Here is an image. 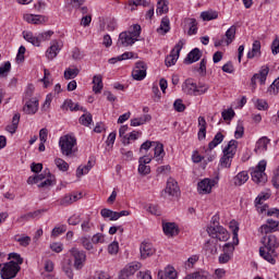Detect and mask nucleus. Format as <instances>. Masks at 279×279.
Listing matches in <instances>:
<instances>
[{"instance_id":"nucleus-51","label":"nucleus","mask_w":279,"mask_h":279,"mask_svg":"<svg viewBox=\"0 0 279 279\" xmlns=\"http://www.w3.org/2000/svg\"><path fill=\"white\" fill-rule=\"evenodd\" d=\"M141 269V263H132L124 268L129 276H134Z\"/></svg>"},{"instance_id":"nucleus-2","label":"nucleus","mask_w":279,"mask_h":279,"mask_svg":"<svg viewBox=\"0 0 279 279\" xmlns=\"http://www.w3.org/2000/svg\"><path fill=\"white\" fill-rule=\"evenodd\" d=\"M239 147V142L236 140H231L227 147L222 150V157L219 161V168L220 169H230L232 167V160L234 159V156L236 155V149Z\"/></svg>"},{"instance_id":"nucleus-17","label":"nucleus","mask_w":279,"mask_h":279,"mask_svg":"<svg viewBox=\"0 0 279 279\" xmlns=\"http://www.w3.org/2000/svg\"><path fill=\"white\" fill-rule=\"evenodd\" d=\"M274 232H279V221L274 219H268L267 225L262 226L263 234H274Z\"/></svg>"},{"instance_id":"nucleus-47","label":"nucleus","mask_w":279,"mask_h":279,"mask_svg":"<svg viewBox=\"0 0 279 279\" xmlns=\"http://www.w3.org/2000/svg\"><path fill=\"white\" fill-rule=\"evenodd\" d=\"M141 134L140 131H133L129 135H125L122 140L123 145H130V141H137Z\"/></svg>"},{"instance_id":"nucleus-36","label":"nucleus","mask_w":279,"mask_h":279,"mask_svg":"<svg viewBox=\"0 0 279 279\" xmlns=\"http://www.w3.org/2000/svg\"><path fill=\"white\" fill-rule=\"evenodd\" d=\"M271 143V140H269L267 136L260 137L255 147V151H267V145Z\"/></svg>"},{"instance_id":"nucleus-16","label":"nucleus","mask_w":279,"mask_h":279,"mask_svg":"<svg viewBox=\"0 0 279 279\" xmlns=\"http://www.w3.org/2000/svg\"><path fill=\"white\" fill-rule=\"evenodd\" d=\"M269 197H271L270 193L262 192L255 198V206H256L258 213H265V210H267V208H269L267 205L263 206V202H267V199H269ZM260 206H263V207H260Z\"/></svg>"},{"instance_id":"nucleus-55","label":"nucleus","mask_w":279,"mask_h":279,"mask_svg":"<svg viewBox=\"0 0 279 279\" xmlns=\"http://www.w3.org/2000/svg\"><path fill=\"white\" fill-rule=\"evenodd\" d=\"M245 134V128L243 126V123L239 122L234 132L235 138H243V135Z\"/></svg>"},{"instance_id":"nucleus-15","label":"nucleus","mask_w":279,"mask_h":279,"mask_svg":"<svg viewBox=\"0 0 279 279\" xmlns=\"http://www.w3.org/2000/svg\"><path fill=\"white\" fill-rule=\"evenodd\" d=\"M141 258L145 260V258H149V256H154L156 254V248L149 242H142L140 246Z\"/></svg>"},{"instance_id":"nucleus-52","label":"nucleus","mask_w":279,"mask_h":279,"mask_svg":"<svg viewBox=\"0 0 279 279\" xmlns=\"http://www.w3.org/2000/svg\"><path fill=\"white\" fill-rule=\"evenodd\" d=\"M90 123H93V114L84 113L83 116H81V118H80L81 125H85V128H88V125H90Z\"/></svg>"},{"instance_id":"nucleus-29","label":"nucleus","mask_w":279,"mask_h":279,"mask_svg":"<svg viewBox=\"0 0 279 279\" xmlns=\"http://www.w3.org/2000/svg\"><path fill=\"white\" fill-rule=\"evenodd\" d=\"M62 271L69 279H73V262L71 259H65L62 263Z\"/></svg>"},{"instance_id":"nucleus-8","label":"nucleus","mask_w":279,"mask_h":279,"mask_svg":"<svg viewBox=\"0 0 279 279\" xmlns=\"http://www.w3.org/2000/svg\"><path fill=\"white\" fill-rule=\"evenodd\" d=\"M185 40L181 39L171 50L170 54L166 57L165 64L166 66H173L178 59L180 58V51H182V47H184Z\"/></svg>"},{"instance_id":"nucleus-26","label":"nucleus","mask_w":279,"mask_h":279,"mask_svg":"<svg viewBox=\"0 0 279 279\" xmlns=\"http://www.w3.org/2000/svg\"><path fill=\"white\" fill-rule=\"evenodd\" d=\"M93 92L95 93V95H99V93H101V90H104V78L101 75H95L93 77Z\"/></svg>"},{"instance_id":"nucleus-1","label":"nucleus","mask_w":279,"mask_h":279,"mask_svg":"<svg viewBox=\"0 0 279 279\" xmlns=\"http://www.w3.org/2000/svg\"><path fill=\"white\" fill-rule=\"evenodd\" d=\"M262 243L264 246L259 247V256L270 263V265H276V258L278 257V253L276 250L279 247V239L274 233H266L262 238Z\"/></svg>"},{"instance_id":"nucleus-19","label":"nucleus","mask_w":279,"mask_h":279,"mask_svg":"<svg viewBox=\"0 0 279 279\" xmlns=\"http://www.w3.org/2000/svg\"><path fill=\"white\" fill-rule=\"evenodd\" d=\"M162 230L166 236H178V234L180 233V229H178V225H175V222L163 223Z\"/></svg>"},{"instance_id":"nucleus-12","label":"nucleus","mask_w":279,"mask_h":279,"mask_svg":"<svg viewBox=\"0 0 279 279\" xmlns=\"http://www.w3.org/2000/svg\"><path fill=\"white\" fill-rule=\"evenodd\" d=\"M267 75H269V66H263L259 73H256L251 78V86L253 90L256 89V80H259V83L263 85L267 82Z\"/></svg>"},{"instance_id":"nucleus-46","label":"nucleus","mask_w":279,"mask_h":279,"mask_svg":"<svg viewBox=\"0 0 279 279\" xmlns=\"http://www.w3.org/2000/svg\"><path fill=\"white\" fill-rule=\"evenodd\" d=\"M204 250L206 252H208L209 254H217V241L215 240H208L205 245H204Z\"/></svg>"},{"instance_id":"nucleus-35","label":"nucleus","mask_w":279,"mask_h":279,"mask_svg":"<svg viewBox=\"0 0 279 279\" xmlns=\"http://www.w3.org/2000/svg\"><path fill=\"white\" fill-rule=\"evenodd\" d=\"M148 121H151V116L144 114L140 118H134L131 120L132 128H138V125H145V123H148Z\"/></svg>"},{"instance_id":"nucleus-21","label":"nucleus","mask_w":279,"mask_h":279,"mask_svg":"<svg viewBox=\"0 0 279 279\" xmlns=\"http://www.w3.org/2000/svg\"><path fill=\"white\" fill-rule=\"evenodd\" d=\"M182 90L185 93V95H194L196 96L197 93V84L193 82L192 78L185 80V82L182 85Z\"/></svg>"},{"instance_id":"nucleus-43","label":"nucleus","mask_w":279,"mask_h":279,"mask_svg":"<svg viewBox=\"0 0 279 279\" xmlns=\"http://www.w3.org/2000/svg\"><path fill=\"white\" fill-rule=\"evenodd\" d=\"M134 58V52H124L121 56L109 59V64H117V62H122V60H132Z\"/></svg>"},{"instance_id":"nucleus-11","label":"nucleus","mask_w":279,"mask_h":279,"mask_svg":"<svg viewBox=\"0 0 279 279\" xmlns=\"http://www.w3.org/2000/svg\"><path fill=\"white\" fill-rule=\"evenodd\" d=\"M217 182L210 179H204L197 184V191L201 195H208L213 192V186H215Z\"/></svg>"},{"instance_id":"nucleus-23","label":"nucleus","mask_w":279,"mask_h":279,"mask_svg":"<svg viewBox=\"0 0 279 279\" xmlns=\"http://www.w3.org/2000/svg\"><path fill=\"white\" fill-rule=\"evenodd\" d=\"M23 112L25 114H36L38 112V99L26 100Z\"/></svg>"},{"instance_id":"nucleus-64","label":"nucleus","mask_w":279,"mask_h":279,"mask_svg":"<svg viewBox=\"0 0 279 279\" xmlns=\"http://www.w3.org/2000/svg\"><path fill=\"white\" fill-rule=\"evenodd\" d=\"M271 51L274 56L279 53V37H276L271 44Z\"/></svg>"},{"instance_id":"nucleus-3","label":"nucleus","mask_w":279,"mask_h":279,"mask_svg":"<svg viewBox=\"0 0 279 279\" xmlns=\"http://www.w3.org/2000/svg\"><path fill=\"white\" fill-rule=\"evenodd\" d=\"M267 169V161L260 160L258 165L253 169L251 172V178L255 184H258L259 186H265V183L267 182V173H265V170Z\"/></svg>"},{"instance_id":"nucleus-53","label":"nucleus","mask_w":279,"mask_h":279,"mask_svg":"<svg viewBox=\"0 0 279 279\" xmlns=\"http://www.w3.org/2000/svg\"><path fill=\"white\" fill-rule=\"evenodd\" d=\"M54 163L59 171H69V163L62 158L54 159Z\"/></svg>"},{"instance_id":"nucleus-38","label":"nucleus","mask_w":279,"mask_h":279,"mask_svg":"<svg viewBox=\"0 0 279 279\" xmlns=\"http://www.w3.org/2000/svg\"><path fill=\"white\" fill-rule=\"evenodd\" d=\"M154 147L155 158L157 162H160V160L165 158V146L161 143L156 142V144H154Z\"/></svg>"},{"instance_id":"nucleus-27","label":"nucleus","mask_w":279,"mask_h":279,"mask_svg":"<svg viewBox=\"0 0 279 279\" xmlns=\"http://www.w3.org/2000/svg\"><path fill=\"white\" fill-rule=\"evenodd\" d=\"M44 173L48 175V178L38 184V189H45L46 186H53L56 182V177L49 171V169L44 170Z\"/></svg>"},{"instance_id":"nucleus-59","label":"nucleus","mask_w":279,"mask_h":279,"mask_svg":"<svg viewBox=\"0 0 279 279\" xmlns=\"http://www.w3.org/2000/svg\"><path fill=\"white\" fill-rule=\"evenodd\" d=\"M66 232V226L62 225L61 227H56L52 229L51 236H60Z\"/></svg>"},{"instance_id":"nucleus-31","label":"nucleus","mask_w":279,"mask_h":279,"mask_svg":"<svg viewBox=\"0 0 279 279\" xmlns=\"http://www.w3.org/2000/svg\"><path fill=\"white\" fill-rule=\"evenodd\" d=\"M226 36V46L232 45L234 43V39L236 38V26L232 25L225 34Z\"/></svg>"},{"instance_id":"nucleus-10","label":"nucleus","mask_w":279,"mask_h":279,"mask_svg":"<svg viewBox=\"0 0 279 279\" xmlns=\"http://www.w3.org/2000/svg\"><path fill=\"white\" fill-rule=\"evenodd\" d=\"M230 228L233 232V243H226L223 245V252L232 255L234 252V245H239V225L236 222H231Z\"/></svg>"},{"instance_id":"nucleus-39","label":"nucleus","mask_w":279,"mask_h":279,"mask_svg":"<svg viewBox=\"0 0 279 279\" xmlns=\"http://www.w3.org/2000/svg\"><path fill=\"white\" fill-rule=\"evenodd\" d=\"M169 12V0H158L157 2V14L162 16Z\"/></svg>"},{"instance_id":"nucleus-28","label":"nucleus","mask_w":279,"mask_h":279,"mask_svg":"<svg viewBox=\"0 0 279 279\" xmlns=\"http://www.w3.org/2000/svg\"><path fill=\"white\" fill-rule=\"evenodd\" d=\"M24 21H26V23H32L33 25H41V23H45V16L34 15V14H25Z\"/></svg>"},{"instance_id":"nucleus-60","label":"nucleus","mask_w":279,"mask_h":279,"mask_svg":"<svg viewBox=\"0 0 279 279\" xmlns=\"http://www.w3.org/2000/svg\"><path fill=\"white\" fill-rule=\"evenodd\" d=\"M141 29H142L141 25L135 24V25H133V29L129 31V32L133 38H136V40H138V36H141Z\"/></svg>"},{"instance_id":"nucleus-34","label":"nucleus","mask_w":279,"mask_h":279,"mask_svg":"<svg viewBox=\"0 0 279 279\" xmlns=\"http://www.w3.org/2000/svg\"><path fill=\"white\" fill-rule=\"evenodd\" d=\"M226 138L225 135H222L221 132H218L213 141L208 144V150L213 151V149H215V147H217L218 145H221V143H223V140Z\"/></svg>"},{"instance_id":"nucleus-4","label":"nucleus","mask_w":279,"mask_h":279,"mask_svg":"<svg viewBox=\"0 0 279 279\" xmlns=\"http://www.w3.org/2000/svg\"><path fill=\"white\" fill-rule=\"evenodd\" d=\"M77 145V140L72 135H63L59 140V147H61V154L63 156H71L73 154V147Z\"/></svg>"},{"instance_id":"nucleus-37","label":"nucleus","mask_w":279,"mask_h":279,"mask_svg":"<svg viewBox=\"0 0 279 279\" xmlns=\"http://www.w3.org/2000/svg\"><path fill=\"white\" fill-rule=\"evenodd\" d=\"M185 25H189V36H193L195 34H197V20L193 19V17H187L184 21Z\"/></svg>"},{"instance_id":"nucleus-57","label":"nucleus","mask_w":279,"mask_h":279,"mask_svg":"<svg viewBox=\"0 0 279 279\" xmlns=\"http://www.w3.org/2000/svg\"><path fill=\"white\" fill-rule=\"evenodd\" d=\"M10 69H12V63H10V61H7L2 66H0V75L2 77H5L8 73H10Z\"/></svg>"},{"instance_id":"nucleus-32","label":"nucleus","mask_w":279,"mask_h":279,"mask_svg":"<svg viewBox=\"0 0 279 279\" xmlns=\"http://www.w3.org/2000/svg\"><path fill=\"white\" fill-rule=\"evenodd\" d=\"M80 196L77 194H66L59 201L60 206H71V204L77 202Z\"/></svg>"},{"instance_id":"nucleus-48","label":"nucleus","mask_w":279,"mask_h":279,"mask_svg":"<svg viewBox=\"0 0 279 279\" xmlns=\"http://www.w3.org/2000/svg\"><path fill=\"white\" fill-rule=\"evenodd\" d=\"M63 75H64V80H75V77L80 75V69H77V68H74V69L68 68L64 71Z\"/></svg>"},{"instance_id":"nucleus-42","label":"nucleus","mask_w":279,"mask_h":279,"mask_svg":"<svg viewBox=\"0 0 279 279\" xmlns=\"http://www.w3.org/2000/svg\"><path fill=\"white\" fill-rule=\"evenodd\" d=\"M93 167H95V162L88 160L86 166H84V167L80 166L76 169V177L82 178V175H86V173H88V171H90V169H93Z\"/></svg>"},{"instance_id":"nucleus-5","label":"nucleus","mask_w":279,"mask_h":279,"mask_svg":"<svg viewBox=\"0 0 279 279\" xmlns=\"http://www.w3.org/2000/svg\"><path fill=\"white\" fill-rule=\"evenodd\" d=\"M19 271H21V266L16 262L11 260L3 265L0 276L2 279H12L16 278Z\"/></svg>"},{"instance_id":"nucleus-62","label":"nucleus","mask_w":279,"mask_h":279,"mask_svg":"<svg viewBox=\"0 0 279 279\" xmlns=\"http://www.w3.org/2000/svg\"><path fill=\"white\" fill-rule=\"evenodd\" d=\"M148 213H150V215H155L156 217H160L161 215L160 207L158 205H149Z\"/></svg>"},{"instance_id":"nucleus-41","label":"nucleus","mask_w":279,"mask_h":279,"mask_svg":"<svg viewBox=\"0 0 279 279\" xmlns=\"http://www.w3.org/2000/svg\"><path fill=\"white\" fill-rule=\"evenodd\" d=\"M23 38L31 43V45H34V47H40V39L38 36L34 37L32 32H23Z\"/></svg>"},{"instance_id":"nucleus-61","label":"nucleus","mask_w":279,"mask_h":279,"mask_svg":"<svg viewBox=\"0 0 279 279\" xmlns=\"http://www.w3.org/2000/svg\"><path fill=\"white\" fill-rule=\"evenodd\" d=\"M53 36V31H47V32H44V33H40L38 35V38H39V43L41 40H50V38Z\"/></svg>"},{"instance_id":"nucleus-9","label":"nucleus","mask_w":279,"mask_h":279,"mask_svg":"<svg viewBox=\"0 0 279 279\" xmlns=\"http://www.w3.org/2000/svg\"><path fill=\"white\" fill-rule=\"evenodd\" d=\"M133 80L136 82H143L145 77H147V63L145 61H137L132 71Z\"/></svg>"},{"instance_id":"nucleus-20","label":"nucleus","mask_w":279,"mask_h":279,"mask_svg":"<svg viewBox=\"0 0 279 279\" xmlns=\"http://www.w3.org/2000/svg\"><path fill=\"white\" fill-rule=\"evenodd\" d=\"M158 279H175L178 278V271L172 266H168L165 268V271L159 270L157 275Z\"/></svg>"},{"instance_id":"nucleus-24","label":"nucleus","mask_w":279,"mask_h":279,"mask_svg":"<svg viewBox=\"0 0 279 279\" xmlns=\"http://www.w3.org/2000/svg\"><path fill=\"white\" fill-rule=\"evenodd\" d=\"M61 109L63 110H70L71 112H77L82 110V112H86V109L84 107H80V104L73 102L72 99H66L61 106Z\"/></svg>"},{"instance_id":"nucleus-13","label":"nucleus","mask_w":279,"mask_h":279,"mask_svg":"<svg viewBox=\"0 0 279 279\" xmlns=\"http://www.w3.org/2000/svg\"><path fill=\"white\" fill-rule=\"evenodd\" d=\"M165 193H167L171 197H180V186L178 185V181H175V179H168Z\"/></svg>"},{"instance_id":"nucleus-54","label":"nucleus","mask_w":279,"mask_h":279,"mask_svg":"<svg viewBox=\"0 0 279 279\" xmlns=\"http://www.w3.org/2000/svg\"><path fill=\"white\" fill-rule=\"evenodd\" d=\"M234 109H227L222 111L221 117L223 121H232V119H234Z\"/></svg>"},{"instance_id":"nucleus-25","label":"nucleus","mask_w":279,"mask_h":279,"mask_svg":"<svg viewBox=\"0 0 279 279\" xmlns=\"http://www.w3.org/2000/svg\"><path fill=\"white\" fill-rule=\"evenodd\" d=\"M21 122V113H15L12 118V123L7 125L5 131L10 134H16L19 130V123Z\"/></svg>"},{"instance_id":"nucleus-30","label":"nucleus","mask_w":279,"mask_h":279,"mask_svg":"<svg viewBox=\"0 0 279 279\" xmlns=\"http://www.w3.org/2000/svg\"><path fill=\"white\" fill-rule=\"evenodd\" d=\"M247 180H250V175L247 174V171H241L233 178V182L235 186H243V184H245Z\"/></svg>"},{"instance_id":"nucleus-6","label":"nucleus","mask_w":279,"mask_h":279,"mask_svg":"<svg viewBox=\"0 0 279 279\" xmlns=\"http://www.w3.org/2000/svg\"><path fill=\"white\" fill-rule=\"evenodd\" d=\"M70 254L72 258H74V269H76L77 271L84 269V266L86 265V252L81 251L77 247H73L70 251Z\"/></svg>"},{"instance_id":"nucleus-63","label":"nucleus","mask_w":279,"mask_h":279,"mask_svg":"<svg viewBox=\"0 0 279 279\" xmlns=\"http://www.w3.org/2000/svg\"><path fill=\"white\" fill-rule=\"evenodd\" d=\"M109 254H118L119 253V242H112L108 246Z\"/></svg>"},{"instance_id":"nucleus-18","label":"nucleus","mask_w":279,"mask_h":279,"mask_svg":"<svg viewBox=\"0 0 279 279\" xmlns=\"http://www.w3.org/2000/svg\"><path fill=\"white\" fill-rule=\"evenodd\" d=\"M61 49L62 47L60 46V43H58V40H52L51 46L46 51V58H48V60H53V58L58 57Z\"/></svg>"},{"instance_id":"nucleus-14","label":"nucleus","mask_w":279,"mask_h":279,"mask_svg":"<svg viewBox=\"0 0 279 279\" xmlns=\"http://www.w3.org/2000/svg\"><path fill=\"white\" fill-rule=\"evenodd\" d=\"M138 39H136L135 37L132 36V33L130 32H122L119 35V43L118 45H120L121 47H132V45H134V43H136Z\"/></svg>"},{"instance_id":"nucleus-56","label":"nucleus","mask_w":279,"mask_h":279,"mask_svg":"<svg viewBox=\"0 0 279 279\" xmlns=\"http://www.w3.org/2000/svg\"><path fill=\"white\" fill-rule=\"evenodd\" d=\"M138 173L141 175H148V173H151V168L149 166H147L146 163L140 162Z\"/></svg>"},{"instance_id":"nucleus-33","label":"nucleus","mask_w":279,"mask_h":279,"mask_svg":"<svg viewBox=\"0 0 279 279\" xmlns=\"http://www.w3.org/2000/svg\"><path fill=\"white\" fill-rule=\"evenodd\" d=\"M41 214H43V210H40V209L35 210V211H31V213H27V214H24V215L20 216L16 219V221H17V223H23V221H29V219H36V217H38Z\"/></svg>"},{"instance_id":"nucleus-44","label":"nucleus","mask_w":279,"mask_h":279,"mask_svg":"<svg viewBox=\"0 0 279 279\" xmlns=\"http://www.w3.org/2000/svg\"><path fill=\"white\" fill-rule=\"evenodd\" d=\"M201 19H203V21H215V19H219V12L217 11H204L201 13Z\"/></svg>"},{"instance_id":"nucleus-7","label":"nucleus","mask_w":279,"mask_h":279,"mask_svg":"<svg viewBox=\"0 0 279 279\" xmlns=\"http://www.w3.org/2000/svg\"><path fill=\"white\" fill-rule=\"evenodd\" d=\"M207 232L211 239H217V241L226 242L230 239V233L221 226L208 227Z\"/></svg>"},{"instance_id":"nucleus-40","label":"nucleus","mask_w":279,"mask_h":279,"mask_svg":"<svg viewBox=\"0 0 279 279\" xmlns=\"http://www.w3.org/2000/svg\"><path fill=\"white\" fill-rule=\"evenodd\" d=\"M170 29H171V26H170L169 17H163L161 20L159 28H157V33L162 34V36H165V34H168Z\"/></svg>"},{"instance_id":"nucleus-58","label":"nucleus","mask_w":279,"mask_h":279,"mask_svg":"<svg viewBox=\"0 0 279 279\" xmlns=\"http://www.w3.org/2000/svg\"><path fill=\"white\" fill-rule=\"evenodd\" d=\"M173 108L177 112H184V110H186V106L182 102V99H177L173 104Z\"/></svg>"},{"instance_id":"nucleus-50","label":"nucleus","mask_w":279,"mask_h":279,"mask_svg":"<svg viewBox=\"0 0 279 279\" xmlns=\"http://www.w3.org/2000/svg\"><path fill=\"white\" fill-rule=\"evenodd\" d=\"M34 90H35L34 85L28 84L23 96V101H31L32 99H37V98H34Z\"/></svg>"},{"instance_id":"nucleus-22","label":"nucleus","mask_w":279,"mask_h":279,"mask_svg":"<svg viewBox=\"0 0 279 279\" xmlns=\"http://www.w3.org/2000/svg\"><path fill=\"white\" fill-rule=\"evenodd\" d=\"M202 58V50L199 48H194L192 51H190L184 59V64H193L195 62H198V60Z\"/></svg>"},{"instance_id":"nucleus-45","label":"nucleus","mask_w":279,"mask_h":279,"mask_svg":"<svg viewBox=\"0 0 279 279\" xmlns=\"http://www.w3.org/2000/svg\"><path fill=\"white\" fill-rule=\"evenodd\" d=\"M258 53H260V43L258 40H255L253 43L252 50L247 52L248 60L256 58L258 56Z\"/></svg>"},{"instance_id":"nucleus-49","label":"nucleus","mask_w":279,"mask_h":279,"mask_svg":"<svg viewBox=\"0 0 279 279\" xmlns=\"http://www.w3.org/2000/svg\"><path fill=\"white\" fill-rule=\"evenodd\" d=\"M14 241H16V243H20L22 247H27L29 243H32V238L29 235H15Z\"/></svg>"}]
</instances>
